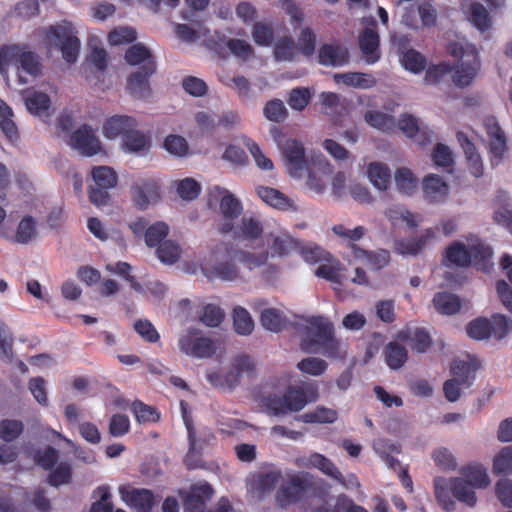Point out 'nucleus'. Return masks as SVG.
<instances>
[{
  "instance_id": "1",
  "label": "nucleus",
  "mask_w": 512,
  "mask_h": 512,
  "mask_svg": "<svg viewBox=\"0 0 512 512\" xmlns=\"http://www.w3.org/2000/svg\"><path fill=\"white\" fill-rule=\"evenodd\" d=\"M11 65L17 67L20 84H26L29 81L23 73L32 78H36L42 73L39 56L29 50L25 44H4L0 47V74L7 75Z\"/></svg>"
},
{
  "instance_id": "2",
  "label": "nucleus",
  "mask_w": 512,
  "mask_h": 512,
  "mask_svg": "<svg viewBox=\"0 0 512 512\" xmlns=\"http://www.w3.org/2000/svg\"><path fill=\"white\" fill-rule=\"evenodd\" d=\"M472 52L473 61L470 64L463 62L454 67L449 63L441 62L429 66L424 76V82L428 85H437L451 81L460 88L469 86L480 69V60L475 51Z\"/></svg>"
},
{
  "instance_id": "3",
  "label": "nucleus",
  "mask_w": 512,
  "mask_h": 512,
  "mask_svg": "<svg viewBox=\"0 0 512 512\" xmlns=\"http://www.w3.org/2000/svg\"><path fill=\"white\" fill-rule=\"evenodd\" d=\"M435 497L441 507L446 511H453L456 507L454 499L469 507L477 503L474 488L462 477L434 479Z\"/></svg>"
},
{
  "instance_id": "4",
  "label": "nucleus",
  "mask_w": 512,
  "mask_h": 512,
  "mask_svg": "<svg viewBox=\"0 0 512 512\" xmlns=\"http://www.w3.org/2000/svg\"><path fill=\"white\" fill-rule=\"evenodd\" d=\"M235 250L227 243H220L216 250L212 251V259L201 265L202 273L209 279H221L223 281H234L239 278L240 271L237 265Z\"/></svg>"
},
{
  "instance_id": "5",
  "label": "nucleus",
  "mask_w": 512,
  "mask_h": 512,
  "mask_svg": "<svg viewBox=\"0 0 512 512\" xmlns=\"http://www.w3.org/2000/svg\"><path fill=\"white\" fill-rule=\"evenodd\" d=\"M309 332L315 336L316 339H303L301 341V349L305 352L316 353L313 349L315 345H321L325 349L327 356H336L339 350V343L334 338L333 324L325 317L317 316L311 317L308 321Z\"/></svg>"
},
{
  "instance_id": "6",
  "label": "nucleus",
  "mask_w": 512,
  "mask_h": 512,
  "mask_svg": "<svg viewBox=\"0 0 512 512\" xmlns=\"http://www.w3.org/2000/svg\"><path fill=\"white\" fill-rule=\"evenodd\" d=\"M266 408L274 416L301 411L309 402L307 392L303 387L290 385L283 395L272 394L265 399Z\"/></svg>"
},
{
  "instance_id": "7",
  "label": "nucleus",
  "mask_w": 512,
  "mask_h": 512,
  "mask_svg": "<svg viewBox=\"0 0 512 512\" xmlns=\"http://www.w3.org/2000/svg\"><path fill=\"white\" fill-rule=\"evenodd\" d=\"M479 368L476 359L469 361L454 360L450 367L452 379L443 385L445 397L450 402H455L460 397V386L469 387L475 378V372Z\"/></svg>"
},
{
  "instance_id": "8",
  "label": "nucleus",
  "mask_w": 512,
  "mask_h": 512,
  "mask_svg": "<svg viewBox=\"0 0 512 512\" xmlns=\"http://www.w3.org/2000/svg\"><path fill=\"white\" fill-rule=\"evenodd\" d=\"M46 36L55 40L59 45L62 56L67 63H75L80 50V40L75 36L71 23L52 25L48 28Z\"/></svg>"
},
{
  "instance_id": "9",
  "label": "nucleus",
  "mask_w": 512,
  "mask_h": 512,
  "mask_svg": "<svg viewBox=\"0 0 512 512\" xmlns=\"http://www.w3.org/2000/svg\"><path fill=\"white\" fill-rule=\"evenodd\" d=\"M178 346L185 355L199 359L210 358L216 352L214 341L198 329H188L183 333L179 337Z\"/></svg>"
},
{
  "instance_id": "10",
  "label": "nucleus",
  "mask_w": 512,
  "mask_h": 512,
  "mask_svg": "<svg viewBox=\"0 0 512 512\" xmlns=\"http://www.w3.org/2000/svg\"><path fill=\"white\" fill-rule=\"evenodd\" d=\"M483 127L488 139V152L492 167L498 166L508 151L507 137L494 116L483 119Z\"/></svg>"
},
{
  "instance_id": "11",
  "label": "nucleus",
  "mask_w": 512,
  "mask_h": 512,
  "mask_svg": "<svg viewBox=\"0 0 512 512\" xmlns=\"http://www.w3.org/2000/svg\"><path fill=\"white\" fill-rule=\"evenodd\" d=\"M310 487L311 483L306 477L289 475L277 490L275 500L279 507L286 508L299 502Z\"/></svg>"
},
{
  "instance_id": "12",
  "label": "nucleus",
  "mask_w": 512,
  "mask_h": 512,
  "mask_svg": "<svg viewBox=\"0 0 512 512\" xmlns=\"http://www.w3.org/2000/svg\"><path fill=\"white\" fill-rule=\"evenodd\" d=\"M218 230L222 234L232 233L236 240L255 241L261 238L264 228L257 217L245 215L236 227L232 222H224Z\"/></svg>"
},
{
  "instance_id": "13",
  "label": "nucleus",
  "mask_w": 512,
  "mask_h": 512,
  "mask_svg": "<svg viewBox=\"0 0 512 512\" xmlns=\"http://www.w3.org/2000/svg\"><path fill=\"white\" fill-rule=\"evenodd\" d=\"M281 147L285 166L290 176L300 178L307 168L305 149L301 142L296 139H287L285 143L278 141Z\"/></svg>"
},
{
  "instance_id": "14",
  "label": "nucleus",
  "mask_w": 512,
  "mask_h": 512,
  "mask_svg": "<svg viewBox=\"0 0 512 512\" xmlns=\"http://www.w3.org/2000/svg\"><path fill=\"white\" fill-rule=\"evenodd\" d=\"M218 201L225 222H232L242 213L243 206L239 199L228 190L214 186L208 192V205L211 207Z\"/></svg>"
},
{
  "instance_id": "15",
  "label": "nucleus",
  "mask_w": 512,
  "mask_h": 512,
  "mask_svg": "<svg viewBox=\"0 0 512 512\" xmlns=\"http://www.w3.org/2000/svg\"><path fill=\"white\" fill-rule=\"evenodd\" d=\"M367 26L359 35V48L367 64L376 63L380 57V37L377 30V22L374 18L366 20Z\"/></svg>"
},
{
  "instance_id": "16",
  "label": "nucleus",
  "mask_w": 512,
  "mask_h": 512,
  "mask_svg": "<svg viewBox=\"0 0 512 512\" xmlns=\"http://www.w3.org/2000/svg\"><path fill=\"white\" fill-rule=\"evenodd\" d=\"M157 65L149 62L145 66L138 69L127 77L126 87L129 93L135 98H145L150 95L151 88L149 79L156 73Z\"/></svg>"
},
{
  "instance_id": "17",
  "label": "nucleus",
  "mask_w": 512,
  "mask_h": 512,
  "mask_svg": "<svg viewBox=\"0 0 512 512\" xmlns=\"http://www.w3.org/2000/svg\"><path fill=\"white\" fill-rule=\"evenodd\" d=\"M69 144L85 156H93L101 150L99 139L87 124H83L71 134Z\"/></svg>"
},
{
  "instance_id": "18",
  "label": "nucleus",
  "mask_w": 512,
  "mask_h": 512,
  "mask_svg": "<svg viewBox=\"0 0 512 512\" xmlns=\"http://www.w3.org/2000/svg\"><path fill=\"white\" fill-rule=\"evenodd\" d=\"M119 493L122 500L138 512H151L155 505V497L151 490L120 487Z\"/></svg>"
},
{
  "instance_id": "19",
  "label": "nucleus",
  "mask_w": 512,
  "mask_h": 512,
  "mask_svg": "<svg viewBox=\"0 0 512 512\" xmlns=\"http://www.w3.org/2000/svg\"><path fill=\"white\" fill-rule=\"evenodd\" d=\"M133 202L140 210L160 199V185L155 179H143L132 187Z\"/></svg>"
},
{
  "instance_id": "20",
  "label": "nucleus",
  "mask_w": 512,
  "mask_h": 512,
  "mask_svg": "<svg viewBox=\"0 0 512 512\" xmlns=\"http://www.w3.org/2000/svg\"><path fill=\"white\" fill-rule=\"evenodd\" d=\"M350 251L354 260L365 261L370 269L375 271L388 266L391 260L390 252L386 249L371 251L361 248L358 244H351Z\"/></svg>"
},
{
  "instance_id": "21",
  "label": "nucleus",
  "mask_w": 512,
  "mask_h": 512,
  "mask_svg": "<svg viewBox=\"0 0 512 512\" xmlns=\"http://www.w3.org/2000/svg\"><path fill=\"white\" fill-rule=\"evenodd\" d=\"M349 60V51L341 44H323L318 51V62L323 66L342 67Z\"/></svg>"
},
{
  "instance_id": "22",
  "label": "nucleus",
  "mask_w": 512,
  "mask_h": 512,
  "mask_svg": "<svg viewBox=\"0 0 512 512\" xmlns=\"http://www.w3.org/2000/svg\"><path fill=\"white\" fill-rule=\"evenodd\" d=\"M456 138L464 151L470 173L476 178L481 177L484 173V165L475 144L461 131L457 132Z\"/></svg>"
},
{
  "instance_id": "23",
  "label": "nucleus",
  "mask_w": 512,
  "mask_h": 512,
  "mask_svg": "<svg viewBox=\"0 0 512 512\" xmlns=\"http://www.w3.org/2000/svg\"><path fill=\"white\" fill-rule=\"evenodd\" d=\"M214 491L210 484L195 485L184 498V508L187 512H204L206 504L213 497Z\"/></svg>"
},
{
  "instance_id": "24",
  "label": "nucleus",
  "mask_w": 512,
  "mask_h": 512,
  "mask_svg": "<svg viewBox=\"0 0 512 512\" xmlns=\"http://www.w3.org/2000/svg\"><path fill=\"white\" fill-rule=\"evenodd\" d=\"M137 122L133 117L126 115H114L108 118L103 125V134L108 139L122 137L129 132L131 128H136Z\"/></svg>"
},
{
  "instance_id": "25",
  "label": "nucleus",
  "mask_w": 512,
  "mask_h": 512,
  "mask_svg": "<svg viewBox=\"0 0 512 512\" xmlns=\"http://www.w3.org/2000/svg\"><path fill=\"white\" fill-rule=\"evenodd\" d=\"M423 193L430 203L443 202L448 195L447 183L438 175H428L423 180Z\"/></svg>"
},
{
  "instance_id": "26",
  "label": "nucleus",
  "mask_w": 512,
  "mask_h": 512,
  "mask_svg": "<svg viewBox=\"0 0 512 512\" xmlns=\"http://www.w3.org/2000/svg\"><path fill=\"white\" fill-rule=\"evenodd\" d=\"M257 195L265 203L278 210H295L294 202L281 191L275 188L259 186L257 188Z\"/></svg>"
},
{
  "instance_id": "27",
  "label": "nucleus",
  "mask_w": 512,
  "mask_h": 512,
  "mask_svg": "<svg viewBox=\"0 0 512 512\" xmlns=\"http://www.w3.org/2000/svg\"><path fill=\"white\" fill-rule=\"evenodd\" d=\"M443 264L447 267H467L471 264V255L469 248L465 244L455 241L450 244L445 251Z\"/></svg>"
},
{
  "instance_id": "28",
  "label": "nucleus",
  "mask_w": 512,
  "mask_h": 512,
  "mask_svg": "<svg viewBox=\"0 0 512 512\" xmlns=\"http://www.w3.org/2000/svg\"><path fill=\"white\" fill-rule=\"evenodd\" d=\"M270 238L269 248L272 257H286L297 252L299 241L288 233L270 234Z\"/></svg>"
},
{
  "instance_id": "29",
  "label": "nucleus",
  "mask_w": 512,
  "mask_h": 512,
  "mask_svg": "<svg viewBox=\"0 0 512 512\" xmlns=\"http://www.w3.org/2000/svg\"><path fill=\"white\" fill-rule=\"evenodd\" d=\"M122 146L128 152L144 155L151 147V140L148 135L131 128L122 139Z\"/></svg>"
},
{
  "instance_id": "30",
  "label": "nucleus",
  "mask_w": 512,
  "mask_h": 512,
  "mask_svg": "<svg viewBox=\"0 0 512 512\" xmlns=\"http://www.w3.org/2000/svg\"><path fill=\"white\" fill-rule=\"evenodd\" d=\"M434 238V230L428 228L418 237L398 241L396 247L398 252L402 255H417L425 247L427 242Z\"/></svg>"
},
{
  "instance_id": "31",
  "label": "nucleus",
  "mask_w": 512,
  "mask_h": 512,
  "mask_svg": "<svg viewBox=\"0 0 512 512\" xmlns=\"http://www.w3.org/2000/svg\"><path fill=\"white\" fill-rule=\"evenodd\" d=\"M124 59L131 66H145L149 62L157 65L152 52L142 43L132 44L125 52Z\"/></svg>"
},
{
  "instance_id": "32",
  "label": "nucleus",
  "mask_w": 512,
  "mask_h": 512,
  "mask_svg": "<svg viewBox=\"0 0 512 512\" xmlns=\"http://www.w3.org/2000/svg\"><path fill=\"white\" fill-rule=\"evenodd\" d=\"M399 129L409 138H415L420 145L431 142V136L420 133L418 120L411 114H402L398 121Z\"/></svg>"
},
{
  "instance_id": "33",
  "label": "nucleus",
  "mask_w": 512,
  "mask_h": 512,
  "mask_svg": "<svg viewBox=\"0 0 512 512\" xmlns=\"http://www.w3.org/2000/svg\"><path fill=\"white\" fill-rule=\"evenodd\" d=\"M367 174L370 182L378 190L385 191L391 183V171L381 162H372L368 165Z\"/></svg>"
},
{
  "instance_id": "34",
  "label": "nucleus",
  "mask_w": 512,
  "mask_h": 512,
  "mask_svg": "<svg viewBox=\"0 0 512 512\" xmlns=\"http://www.w3.org/2000/svg\"><path fill=\"white\" fill-rule=\"evenodd\" d=\"M12 109L0 99V129L6 139L14 143L19 139V132L16 123L13 120Z\"/></svg>"
},
{
  "instance_id": "35",
  "label": "nucleus",
  "mask_w": 512,
  "mask_h": 512,
  "mask_svg": "<svg viewBox=\"0 0 512 512\" xmlns=\"http://www.w3.org/2000/svg\"><path fill=\"white\" fill-rule=\"evenodd\" d=\"M297 252L301 255L303 260L310 264L321 262L332 263L334 257L331 253L316 244L304 245L299 241Z\"/></svg>"
},
{
  "instance_id": "36",
  "label": "nucleus",
  "mask_w": 512,
  "mask_h": 512,
  "mask_svg": "<svg viewBox=\"0 0 512 512\" xmlns=\"http://www.w3.org/2000/svg\"><path fill=\"white\" fill-rule=\"evenodd\" d=\"M335 80H340L347 86L369 89L376 85L377 81L375 77L369 73L362 72H347L343 74H336Z\"/></svg>"
},
{
  "instance_id": "37",
  "label": "nucleus",
  "mask_w": 512,
  "mask_h": 512,
  "mask_svg": "<svg viewBox=\"0 0 512 512\" xmlns=\"http://www.w3.org/2000/svg\"><path fill=\"white\" fill-rule=\"evenodd\" d=\"M384 355L386 364L393 370L401 368L408 359L407 349L396 341L386 345Z\"/></svg>"
},
{
  "instance_id": "38",
  "label": "nucleus",
  "mask_w": 512,
  "mask_h": 512,
  "mask_svg": "<svg viewBox=\"0 0 512 512\" xmlns=\"http://www.w3.org/2000/svg\"><path fill=\"white\" fill-rule=\"evenodd\" d=\"M433 304L436 310L444 315L457 313L461 308L458 296L448 292H438L433 297Z\"/></svg>"
},
{
  "instance_id": "39",
  "label": "nucleus",
  "mask_w": 512,
  "mask_h": 512,
  "mask_svg": "<svg viewBox=\"0 0 512 512\" xmlns=\"http://www.w3.org/2000/svg\"><path fill=\"white\" fill-rule=\"evenodd\" d=\"M364 120L369 126L382 132H392L396 127L395 118L380 111L368 110L364 114Z\"/></svg>"
},
{
  "instance_id": "40",
  "label": "nucleus",
  "mask_w": 512,
  "mask_h": 512,
  "mask_svg": "<svg viewBox=\"0 0 512 512\" xmlns=\"http://www.w3.org/2000/svg\"><path fill=\"white\" fill-rule=\"evenodd\" d=\"M460 473L462 478H464L474 489L485 488L490 483L486 470L479 465L464 466L461 468Z\"/></svg>"
},
{
  "instance_id": "41",
  "label": "nucleus",
  "mask_w": 512,
  "mask_h": 512,
  "mask_svg": "<svg viewBox=\"0 0 512 512\" xmlns=\"http://www.w3.org/2000/svg\"><path fill=\"white\" fill-rule=\"evenodd\" d=\"M469 254L471 255V264H473L478 270L486 272L492 267V251L489 247L484 245H473L469 248Z\"/></svg>"
},
{
  "instance_id": "42",
  "label": "nucleus",
  "mask_w": 512,
  "mask_h": 512,
  "mask_svg": "<svg viewBox=\"0 0 512 512\" xmlns=\"http://www.w3.org/2000/svg\"><path fill=\"white\" fill-rule=\"evenodd\" d=\"M262 326L272 332H279L286 324L283 313L275 308H268L262 311L260 315Z\"/></svg>"
},
{
  "instance_id": "43",
  "label": "nucleus",
  "mask_w": 512,
  "mask_h": 512,
  "mask_svg": "<svg viewBox=\"0 0 512 512\" xmlns=\"http://www.w3.org/2000/svg\"><path fill=\"white\" fill-rule=\"evenodd\" d=\"M273 54L277 61L291 62L295 60L297 47L291 37L285 36L277 41Z\"/></svg>"
},
{
  "instance_id": "44",
  "label": "nucleus",
  "mask_w": 512,
  "mask_h": 512,
  "mask_svg": "<svg viewBox=\"0 0 512 512\" xmlns=\"http://www.w3.org/2000/svg\"><path fill=\"white\" fill-rule=\"evenodd\" d=\"M132 412L139 423H156L160 420V412L157 408L147 405L140 400H136L132 403Z\"/></svg>"
},
{
  "instance_id": "45",
  "label": "nucleus",
  "mask_w": 512,
  "mask_h": 512,
  "mask_svg": "<svg viewBox=\"0 0 512 512\" xmlns=\"http://www.w3.org/2000/svg\"><path fill=\"white\" fill-rule=\"evenodd\" d=\"M25 104L30 113L41 115L49 109L51 100L46 93L33 91L25 97Z\"/></svg>"
},
{
  "instance_id": "46",
  "label": "nucleus",
  "mask_w": 512,
  "mask_h": 512,
  "mask_svg": "<svg viewBox=\"0 0 512 512\" xmlns=\"http://www.w3.org/2000/svg\"><path fill=\"white\" fill-rule=\"evenodd\" d=\"M91 175L96 186L111 189L117 184V174L111 167H93Z\"/></svg>"
},
{
  "instance_id": "47",
  "label": "nucleus",
  "mask_w": 512,
  "mask_h": 512,
  "mask_svg": "<svg viewBox=\"0 0 512 512\" xmlns=\"http://www.w3.org/2000/svg\"><path fill=\"white\" fill-rule=\"evenodd\" d=\"M233 324L235 331L240 335H249L254 328V322L249 312L241 306H237L233 310Z\"/></svg>"
},
{
  "instance_id": "48",
  "label": "nucleus",
  "mask_w": 512,
  "mask_h": 512,
  "mask_svg": "<svg viewBox=\"0 0 512 512\" xmlns=\"http://www.w3.org/2000/svg\"><path fill=\"white\" fill-rule=\"evenodd\" d=\"M492 472L494 475H509L512 473V447L502 448L495 456Z\"/></svg>"
},
{
  "instance_id": "49",
  "label": "nucleus",
  "mask_w": 512,
  "mask_h": 512,
  "mask_svg": "<svg viewBox=\"0 0 512 512\" xmlns=\"http://www.w3.org/2000/svg\"><path fill=\"white\" fill-rule=\"evenodd\" d=\"M403 67L411 73H421L426 67V58L415 49L406 50L401 57Z\"/></svg>"
},
{
  "instance_id": "50",
  "label": "nucleus",
  "mask_w": 512,
  "mask_h": 512,
  "mask_svg": "<svg viewBox=\"0 0 512 512\" xmlns=\"http://www.w3.org/2000/svg\"><path fill=\"white\" fill-rule=\"evenodd\" d=\"M169 233V226L163 222L158 221L150 225L145 232V243L148 247H156L162 244L161 242L167 237Z\"/></svg>"
},
{
  "instance_id": "51",
  "label": "nucleus",
  "mask_w": 512,
  "mask_h": 512,
  "mask_svg": "<svg viewBox=\"0 0 512 512\" xmlns=\"http://www.w3.org/2000/svg\"><path fill=\"white\" fill-rule=\"evenodd\" d=\"M36 235V222L32 216H25L18 224L15 233V242L20 244L29 243Z\"/></svg>"
},
{
  "instance_id": "52",
  "label": "nucleus",
  "mask_w": 512,
  "mask_h": 512,
  "mask_svg": "<svg viewBox=\"0 0 512 512\" xmlns=\"http://www.w3.org/2000/svg\"><path fill=\"white\" fill-rule=\"evenodd\" d=\"M311 463L313 464V466L318 468L324 474L337 480L341 484H345L342 480L343 479L342 473L338 470V468L335 466V464L327 457L316 453L311 456Z\"/></svg>"
},
{
  "instance_id": "53",
  "label": "nucleus",
  "mask_w": 512,
  "mask_h": 512,
  "mask_svg": "<svg viewBox=\"0 0 512 512\" xmlns=\"http://www.w3.org/2000/svg\"><path fill=\"white\" fill-rule=\"evenodd\" d=\"M156 253L162 263L173 264L180 258L181 248L175 242L166 240L158 246Z\"/></svg>"
},
{
  "instance_id": "54",
  "label": "nucleus",
  "mask_w": 512,
  "mask_h": 512,
  "mask_svg": "<svg viewBox=\"0 0 512 512\" xmlns=\"http://www.w3.org/2000/svg\"><path fill=\"white\" fill-rule=\"evenodd\" d=\"M471 23L480 31L484 32L491 26V19L488 11L480 3H473L470 7V18Z\"/></svg>"
},
{
  "instance_id": "55",
  "label": "nucleus",
  "mask_w": 512,
  "mask_h": 512,
  "mask_svg": "<svg viewBox=\"0 0 512 512\" xmlns=\"http://www.w3.org/2000/svg\"><path fill=\"white\" fill-rule=\"evenodd\" d=\"M50 474L47 477V483L50 486L58 487L64 484H68L72 478V469L70 464L67 462L60 463L56 468L50 470Z\"/></svg>"
},
{
  "instance_id": "56",
  "label": "nucleus",
  "mask_w": 512,
  "mask_h": 512,
  "mask_svg": "<svg viewBox=\"0 0 512 512\" xmlns=\"http://www.w3.org/2000/svg\"><path fill=\"white\" fill-rule=\"evenodd\" d=\"M24 430V425L20 420L4 419L0 421V438L5 442L16 440Z\"/></svg>"
},
{
  "instance_id": "57",
  "label": "nucleus",
  "mask_w": 512,
  "mask_h": 512,
  "mask_svg": "<svg viewBox=\"0 0 512 512\" xmlns=\"http://www.w3.org/2000/svg\"><path fill=\"white\" fill-rule=\"evenodd\" d=\"M282 479L280 471H269L258 475L255 488L261 493H269L275 489Z\"/></svg>"
},
{
  "instance_id": "58",
  "label": "nucleus",
  "mask_w": 512,
  "mask_h": 512,
  "mask_svg": "<svg viewBox=\"0 0 512 512\" xmlns=\"http://www.w3.org/2000/svg\"><path fill=\"white\" fill-rule=\"evenodd\" d=\"M332 231L335 235L348 241V248L350 249L351 244H356L361 238H363L367 229L364 226H357L354 229H348L343 224H337L332 227Z\"/></svg>"
},
{
  "instance_id": "59",
  "label": "nucleus",
  "mask_w": 512,
  "mask_h": 512,
  "mask_svg": "<svg viewBox=\"0 0 512 512\" xmlns=\"http://www.w3.org/2000/svg\"><path fill=\"white\" fill-rule=\"evenodd\" d=\"M490 326L489 319L477 318L467 325L466 332L472 339L483 340L490 337Z\"/></svg>"
},
{
  "instance_id": "60",
  "label": "nucleus",
  "mask_w": 512,
  "mask_h": 512,
  "mask_svg": "<svg viewBox=\"0 0 512 512\" xmlns=\"http://www.w3.org/2000/svg\"><path fill=\"white\" fill-rule=\"evenodd\" d=\"M395 182L397 188L405 194H411L417 187V179L407 168H399L396 171Z\"/></svg>"
},
{
  "instance_id": "61",
  "label": "nucleus",
  "mask_w": 512,
  "mask_h": 512,
  "mask_svg": "<svg viewBox=\"0 0 512 512\" xmlns=\"http://www.w3.org/2000/svg\"><path fill=\"white\" fill-rule=\"evenodd\" d=\"M337 412L326 407H317L314 411L305 413L302 417L306 423H333L337 420Z\"/></svg>"
},
{
  "instance_id": "62",
  "label": "nucleus",
  "mask_w": 512,
  "mask_h": 512,
  "mask_svg": "<svg viewBox=\"0 0 512 512\" xmlns=\"http://www.w3.org/2000/svg\"><path fill=\"white\" fill-rule=\"evenodd\" d=\"M327 367L328 364L325 360L316 357L304 358L297 364V368L301 372L312 376L322 375Z\"/></svg>"
},
{
  "instance_id": "63",
  "label": "nucleus",
  "mask_w": 512,
  "mask_h": 512,
  "mask_svg": "<svg viewBox=\"0 0 512 512\" xmlns=\"http://www.w3.org/2000/svg\"><path fill=\"white\" fill-rule=\"evenodd\" d=\"M136 38L137 32L131 27H118L108 34V41L114 46L132 43Z\"/></svg>"
},
{
  "instance_id": "64",
  "label": "nucleus",
  "mask_w": 512,
  "mask_h": 512,
  "mask_svg": "<svg viewBox=\"0 0 512 512\" xmlns=\"http://www.w3.org/2000/svg\"><path fill=\"white\" fill-rule=\"evenodd\" d=\"M252 37L259 46H270L274 39V30L269 24L256 22L253 25Z\"/></svg>"
}]
</instances>
